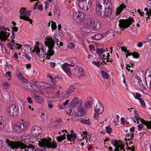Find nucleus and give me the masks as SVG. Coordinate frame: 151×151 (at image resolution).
Instances as JSON below:
<instances>
[{"mask_svg": "<svg viewBox=\"0 0 151 151\" xmlns=\"http://www.w3.org/2000/svg\"><path fill=\"white\" fill-rule=\"evenodd\" d=\"M96 13L102 17H108L112 13L111 1L108 0H98L96 3Z\"/></svg>", "mask_w": 151, "mask_h": 151, "instance_id": "1", "label": "nucleus"}, {"mask_svg": "<svg viewBox=\"0 0 151 151\" xmlns=\"http://www.w3.org/2000/svg\"><path fill=\"white\" fill-rule=\"evenodd\" d=\"M6 143L12 149H17L20 148V149H24L25 151H29L28 149L29 148L33 149L34 147L32 145H29L28 146L25 145L22 142L19 141H15V142L9 141L8 139L6 140Z\"/></svg>", "mask_w": 151, "mask_h": 151, "instance_id": "2", "label": "nucleus"}, {"mask_svg": "<svg viewBox=\"0 0 151 151\" xmlns=\"http://www.w3.org/2000/svg\"><path fill=\"white\" fill-rule=\"evenodd\" d=\"M54 37L55 40V41L54 39L50 36H47L45 38V44L48 48V52H51V55L54 54V51L53 50V49L55 45V42L58 45L59 42V40L57 38L54 36Z\"/></svg>", "mask_w": 151, "mask_h": 151, "instance_id": "3", "label": "nucleus"}, {"mask_svg": "<svg viewBox=\"0 0 151 151\" xmlns=\"http://www.w3.org/2000/svg\"><path fill=\"white\" fill-rule=\"evenodd\" d=\"M38 145L41 147H46L48 148L55 149L57 146L56 143L55 142H51L49 140L45 139H42L40 141H38Z\"/></svg>", "mask_w": 151, "mask_h": 151, "instance_id": "4", "label": "nucleus"}, {"mask_svg": "<svg viewBox=\"0 0 151 151\" xmlns=\"http://www.w3.org/2000/svg\"><path fill=\"white\" fill-rule=\"evenodd\" d=\"M100 22L94 19H88L86 20L84 25L92 29L98 30L101 27Z\"/></svg>", "mask_w": 151, "mask_h": 151, "instance_id": "5", "label": "nucleus"}, {"mask_svg": "<svg viewBox=\"0 0 151 151\" xmlns=\"http://www.w3.org/2000/svg\"><path fill=\"white\" fill-rule=\"evenodd\" d=\"M10 30L9 28H6L3 26H0V39L1 41H5L10 35Z\"/></svg>", "mask_w": 151, "mask_h": 151, "instance_id": "6", "label": "nucleus"}, {"mask_svg": "<svg viewBox=\"0 0 151 151\" xmlns=\"http://www.w3.org/2000/svg\"><path fill=\"white\" fill-rule=\"evenodd\" d=\"M26 8H22L20 9L19 12H21L20 18L24 20L28 21L31 24H32L33 21L29 17L30 16L31 12L30 11H25Z\"/></svg>", "mask_w": 151, "mask_h": 151, "instance_id": "7", "label": "nucleus"}, {"mask_svg": "<svg viewBox=\"0 0 151 151\" xmlns=\"http://www.w3.org/2000/svg\"><path fill=\"white\" fill-rule=\"evenodd\" d=\"M111 143L115 147L114 151H125L126 150L124 149V145L122 144L121 141L115 140L111 141ZM112 148L110 147L109 149L110 151H113L112 150Z\"/></svg>", "mask_w": 151, "mask_h": 151, "instance_id": "8", "label": "nucleus"}, {"mask_svg": "<svg viewBox=\"0 0 151 151\" xmlns=\"http://www.w3.org/2000/svg\"><path fill=\"white\" fill-rule=\"evenodd\" d=\"M29 126V123L27 122L22 123H18L14 126V128L17 132H22L27 129Z\"/></svg>", "mask_w": 151, "mask_h": 151, "instance_id": "9", "label": "nucleus"}, {"mask_svg": "<svg viewBox=\"0 0 151 151\" xmlns=\"http://www.w3.org/2000/svg\"><path fill=\"white\" fill-rule=\"evenodd\" d=\"M133 21V18L127 19H121L119 21V27L121 29L127 28L130 26Z\"/></svg>", "mask_w": 151, "mask_h": 151, "instance_id": "10", "label": "nucleus"}, {"mask_svg": "<svg viewBox=\"0 0 151 151\" xmlns=\"http://www.w3.org/2000/svg\"><path fill=\"white\" fill-rule=\"evenodd\" d=\"M7 112L10 116H16L18 114L19 109L16 105L12 104L9 106L7 109Z\"/></svg>", "mask_w": 151, "mask_h": 151, "instance_id": "11", "label": "nucleus"}, {"mask_svg": "<svg viewBox=\"0 0 151 151\" xmlns=\"http://www.w3.org/2000/svg\"><path fill=\"white\" fill-rule=\"evenodd\" d=\"M92 4L91 0H86L84 1L78 2L79 8L84 11H87L91 9Z\"/></svg>", "mask_w": 151, "mask_h": 151, "instance_id": "12", "label": "nucleus"}, {"mask_svg": "<svg viewBox=\"0 0 151 151\" xmlns=\"http://www.w3.org/2000/svg\"><path fill=\"white\" fill-rule=\"evenodd\" d=\"M73 75L80 78H83L85 77V73L82 68L77 67L74 68L72 70Z\"/></svg>", "mask_w": 151, "mask_h": 151, "instance_id": "13", "label": "nucleus"}, {"mask_svg": "<svg viewBox=\"0 0 151 151\" xmlns=\"http://www.w3.org/2000/svg\"><path fill=\"white\" fill-rule=\"evenodd\" d=\"M85 14L79 11H76L73 13V18L78 23L81 22L85 19Z\"/></svg>", "mask_w": 151, "mask_h": 151, "instance_id": "14", "label": "nucleus"}, {"mask_svg": "<svg viewBox=\"0 0 151 151\" xmlns=\"http://www.w3.org/2000/svg\"><path fill=\"white\" fill-rule=\"evenodd\" d=\"M42 132L41 128L37 125H33L31 129V133L32 135L35 137L38 136Z\"/></svg>", "mask_w": 151, "mask_h": 151, "instance_id": "15", "label": "nucleus"}, {"mask_svg": "<svg viewBox=\"0 0 151 151\" xmlns=\"http://www.w3.org/2000/svg\"><path fill=\"white\" fill-rule=\"evenodd\" d=\"M78 111L75 114L76 116H82L86 115L87 113V109L83 108L82 106L80 105L77 107Z\"/></svg>", "mask_w": 151, "mask_h": 151, "instance_id": "16", "label": "nucleus"}, {"mask_svg": "<svg viewBox=\"0 0 151 151\" xmlns=\"http://www.w3.org/2000/svg\"><path fill=\"white\" fill-rule=\"evenodd\" d=\"M74 65V63H72L71 64L68 63H64L62 65V68L65 70L67 74L68 75V74H71L70 69L68 67L69 66L73 67Z\"/></svg>", "mask_w": 151, "mask_h": 151, "instance_id": "17", "label": "nucleus"}, {"mask_svg": "<svg viewBox=\"0 0 151 151\" xmlns=\"http://www.w3.org/2000/svg\"><path fill=\"white\" fill-rule=\"evenodd\" d=\"M104 111V108L100 102H99L97 104L94 110L96 113L101 114Z\"/></svg>", "mask_w": 151, "mask_h": 151, "instance_id": "18", "label": "nucleus"}, {"mask_svg": "<svg viewBox=\"0 0 151 151\" xmlns=\"http://www.w3.org/2000/svg\"><path fill=\"white\" fill-rule=\"evenodd\" d=\"M21 86L27 89L31 88V84L27 80L25 79L22 82Z\"/></svg>", "mask_w": 151, "mask_h": 151, "instance_id": "19", "label": "nucleus"}, {"mask_svg": "<svg viewBox=\"0 0 151 151\" xmlns=\"http://www.w3.org/2000/svg\"><path fill=\"white\" fill-rule=\"evenodd\" d=\"M126 6L122 3L119 6L117 7L116 9V15H118L120 14L123 11V9H125Z\"/></svg>", "mask_w": 151, "mask_h": 151, "instance_id": "20", "label": "nucleus"}, {"mask_svg": "<svg viewBox=\"0 0 151 151\" xmlns=\"http://www.w3.org/2000/svg\"><path fill=\"white\" fill-rule=\"evenodd\" d=\"M140 122L144 125L147 126V128L151 129V121H148L147 120L145 121V120L140 118Z\"/></svg>", "mask_w": 151, "mask_h": 151, "instance_id": "21", "label": "nucleus"}, {"mask_svg": "<svg viewBox=\"0 0 151 151\" xmlns=\"http://www.w3.org/2000/svg\"><path fill=\"white\" fill-rule=\"evenodd\" d=\"M22 137H24V143H24L22 142L23 144L25 145H27V146H28L29 145H32V144H30V143H31V142L30 141L29 139L30 138V136H25L24 135H23L22 136Z\"/></svg>", "mask_w": 151, "mask_h": 151, "instance_id": "22", "label": "nucleus"}, {"mask_svg": "<svg viewBox=\"0 0 151 151\" xmlns=\"http://www.w3.org/2000/svg\"><path fill=\"white\" fill-rule=\"evenodd\" d=\"M35 101L37 103L42 104L44 102L43 99L40 96L35 94L34 97Z\"/></svg>", "mask_w": 151, "mask_h": 151, "instance_id": "23", "label": "nucleus"}, {"mask_svg": "<svg viewBox=\"0 0 151 151\" xmlns=\"http://www.w3.org/2000/svg\"><path fill=\"white\" fill-rule=\"evenodd\" d=\"M66 136L67 140L70 142L72 141L73 140L76 139L77 138V136L75 133H73V135L68 133Z\"/></svg>", "mask_w": 151, "mask_h": 151, "instance_id": "24", "label": "nucleus"}, {"mask_svg": "<svg viewBox=\"0 0 151 151\" xmlns=\"http://www.w3.org/2000/svg\"><path fill=\"white\" fill-rule=\"evenodd\" d=\"M78 98L74 97L71 101L70 104L72 107L74 108L76 107L78 102Z\"/></svg>", "mask_w": 151, "mask_h": 151, "instance_id": "25", "label": "nucleus"}, {"mask_svg": "<svg viewBox=\"0 0 151 151\" xmlns=\"http://www.w3.org/2000/svg\"><path fill=\"white\" fill-rule=\"evenodd\" d=\"M145 76L147 77V78L145 77V83L147 86V81L149 82V78H151V69L150 70H147L145 73Z\"/></svg>", "mask_w": 151, "mask_h": 151, "instance_id": "26", "label": "nucleus"}, {"mask_svg": "<svg viewBox=\"0 0 151 151\" xmlns=\"http://www.w3.org/2000/svg\"><path fill=\"white\" fill-rule=\"evenodd\" d=\"M93 104V102L91 101H85L84 103V108L87 109L90 108Z\"/></svg>", "mask_w": 151, "mask_h": 151, "instance_id": "27", "label": "nucleus"}, {"mask_svg": "<svg viewBox=\"0 0 151 151\" xmlns=\"http://www.w3.org/2000/svg\"><path fill=\"white\" fill-rule=\"evenodd\" d=\"M92 38L95 40H99L103 37L102 35L100 33H98L95 34L94 36H92Z\"/></svg>", "mask_w": 151, "mask_h": 151, "instance_id": "28", "label": "nucleus"}, {"mask_svg": "<svg viewBox=\"0 0 151 151\" xmlns=\"http://www.w3.org/2000/svg\"><path fill=\"white\" fill-rule=\"evenodd\" d=\"M75 87L73 85H72L70 86L66 90V91L70 93V94L73 92L75 90Z\"/></svg>", "mask_w": 151, "mask_h": 151, "instance_id": "29", "label": "nucleus"}, {"mask_svg": "<svg viewBox=\"0 0 151 151\" xmlns=\"http://www.w3.org/2000/svg\"><path fill=\"white\" fill-rule=\"evenodd\" d=\"M88 27H87L86 26L84 25V23L83 24V26L82 27H81V30L84 32L85 33H89L90 32V29L88 28Z\"/></svg>", "mask_w": 151, "mask_h": 151, "instance_id": "30", "label": "nucleus"}, {"mask_svg": "<svg viewBox=\"0 0 151 151\" xmlns=\"http://www.w3.org/2000/svg\"><path fill=\"white\" fill-rule=\"evenodd\" d=\"M66 138L65 134L63 135H60L57 137V140L58 142H61L63 140H65Z\"/></svg>", "mask_w": 151, "mask_h": 151, "instance_id": "31", "label": "nucleus"}, {"mask_svg": "<svg viewBox=\"0 0 151 151\" xmlns=\"http://www.w3.org/2000/svg\"><path fill=\"white\" fill-rule=\"evenodd\" d=\"M16 75L18 77L19 80L23 81L25 79H26L22 75V73L20 72H18L16 73Z\"/></svg>", "mask_w": 151, "mask_h": 151, "instance_id": "32", "label": "nucleus"}, {"mask_svg": "<svg viewBox=\"0 0 151 151\" xmlns=\"http://www.w3.org/2000/svg\"><path fill=\"white\" fill-rule=\"evenodd\" d=\"M148 10V8L147 7L145 8L144 9V10L147 12L146 14L148 16L146 18V21L147 20V18L150 19V16H151V9H150L149 10Z\"/></svg>", "mask_w": 151, "mask_h": 151, "instance_id": "33", "label": "nucleus"}, {"mask_svg": "<svg viewBox=\"0 0 151 151\" xmlns=\"http://www.w3.org/2000/svg\"><path fill=\"white\" fill-rule=\"evenodd\" d=\"M101 74L103 78L108 79L109 77V75L108 73L104 71H101Z\"/></svg>", "mask_w": 151, "mask_h": 151, "instance_id": "34", "label": "nucleus"}, {"mask_svg": "<svg viewBox=\"0 0 151 151\" xmlns=\"http://www.w3.org/2000/svg\"><path fill=\"white\" fill-rule=\"evenodd\" d=\"M38 85L42 89H46V88L47 83L42 82H40L39 83Z\"/></svg>", "mask_w": 151, "mask_h": 151, "instance_id": "35", "label": "nucleus"}, {"mask_svg": "<svg viewBox=\"0 0 151 151\" xmlns=\"http://www.w3.org/2000/svg\"><path fill=\"white\" fill-rule=\"evenodd\" d=\"M80 122L83 124L89 125L91 123L90 120L89 119L87 120L83 119L80 121Z\"/></svg>", "mask_w": 151, "mask_h": 151, "instance_id": "36", "label": "nucleus"}, {"mask_svg": "<svg viewBox=\"0 0 151 151\" xmlns=\"http://www.w3.org/2000/svg\"><path fill=\"white\" fill-rule=\"evenodd\" d=\"M70 94L66 90L65 91L63 92L62 93V96L63 99H65L68 97Z\"/></svg>", "mask_w": 151, "mask_h": 151, "instance_id": "37", "label": "nucleus"}, {"mask_svg": "<svg viewBox=\"0 0 151 151\" xmlns=\"http://www.w3.org/2000/svg\"><path fill=\"white\" fill-rule=\"evenodd\" d=\"M4 120L2 117L0 116V130L4 128Z\"/></svg>", "mask_w": 151, "mask_h": 151, "instance_id": "38", "label": "nucleus"}, {"mask_svg": "<svg viewBox=\"0 0 151 151\" xmlns=\"http://www.w3.org/2000/svg\"><path fill=\"white\" fill-rule=\"evenodd\" d=\"M105 52V50L103 49H97L96 50V52L100 55V57L103 53Z\"/></svg>", "mask_w": 151, "mask_h": 151, "instance_id": "39", "label": "nucleus"}, {"mask_svg": "<svg viewBox=\"0 0 151 151\" xmlns=\"http://www.w3.org/2000/svg\"><path fill=\"white\" fill-rule=\"evenodd\" d=\"M81 136L82 137H87L88 136V138L90 139L91 137V135L90 134H88L87 132L86 131H83V134H81Z\"/></svg>", "mask_w": 151, "mask_h": 151, "instance_id": "40", "label": "nucleus"}, {"mask_svg": "<svg viewBox=\"0 0 151 151\" xmlns=\"http://www.w3.org/2000/svg\"><path fill=\"white\" fill-rule=\"evenodd\" d=\"M133 63H130V65L127 64L126 66V69L128 70V71H130L131 73H132L133 72V70H131L130 69V68H133L134 67V65H133Z\"/></svg>", "mask_w": 151, "mask_h": 151, "instance_id": "41", "label": "nucleus"}, {"mask_svg": "<svg viewBox=\"0 0 151 151\" xmlns=\"http://www.w3.org/2000/svg\"><path fill=\"white\" fill-rule=\"evenodd\" d=\"M50 88L51 89L54 90L57 89V87L56 86L47 84L46 88Z\"/></svg>", "mask_w": 151, "mask_h": 151, "instance_id": "42", "label": "nucleus"}, {"mask_svg": "<svg viewBox=\"0 0 151 151\" xmlns=\"http://www.w3.org/2000/svg\"><path fill=\"white\" fill-rule=\"evenodd\" d=\"M133 94L135 98L138 100L140 99V97L142 96V95L138 92L136 93V94L134 93H133Z\"/></svg>", "mask_w": 151, "mask_h": 151, "instance_id": "43", "label": "nucleus"}, {"mask_svg": "<svg viewBox=\"0 0 151 151\" xmlns=\"http://www.w3.org/2000/svg\"><path fill=\"white\" fill-rule=\"evenodd\" d=\"M47 104L49 108L51 109L53 108L54 105L52 104V101L48 100L47 101Z\"/></svg>", "mask_w": 151, "mask_h": 151, "instance_id": "44", "label": "nucleus"}, {"mask_svg": "<svg viewBox=\"0 0 151 151\" xmlns=\"http://www.w3.org/2000/svg\"><path fill=\"white\" fill-rule=\"evenodd\" d=\"M74 110L72 109H68V110L66 111V113L69 115H72L74 114Z\"/></svg>", "mask_w": 151, "mask_h": 151, "instance_id": "45", "label": "nucleus"}, {"mask_svg": "<svg viewBox=\"0 0 151 151\" xmlns=\"http://www.w3.org/2000/svg\"><path fill=\"white\" fill-rule=\"evenodd\" d=\"M57 81H58V78L57 77H55L53 79L51 80L52 83L55 86L56 85V82Z\"/></svg>", "mask_w": 151, "mask_h": 151, "instance_id": "46", "label": "nucleus"}, {"mask_svg": "<svg viewBox=\"0 0 151 151\" xmlns=\"http://www.w3.org/2000/svg\"><path fill=\"white\" fill-rule=\"evenodd\" d=\"M40 50L38 47H35L32 51V52H36L37 54L39 55L40 53Z\"/></svg>", "mask_w": 151, "mask_h": 151, "instance_id": "47", "label": "nucleus"}, {"mask_svg": "<svg viewBox=\"0 0 151 151\" xmlns=\"http://www.w3.org/2000/svg\"><path fill=\"white\" fill-rule=\"evenodd\" d=\"M3 88L6 89L9 88L10 87V85L6 82H4L3 83Z\"/></svg>", "mask_w": 151, "mask_h": 151, "instance_id": "48", "label": "nucleus"}, {"mask_svg": "<svg viewBox=\"0 0 151 151\" xmlns=\"http://www.w3.org/2000/svg\"><path fill=\"white\" fill-rule=\"evenodd\" d=\"M106 132L108 134L110 133L112 131V129L110 126H108L106 127Z\"/></svg>", "mask_w": 151, "mask_h": 151, "instance_id": "49", "label": "nucleus"}, {"mask_svg": "<svg viewBox=\"0 0 151 151\" xmlns=\"http://www.w3.org/2000/svg\"><path fill=\"white\" fill-rule=\"evenodd\" d=\"M41 117L44 121L46 120L47 119V116L43 112L41 113Z\"/></svg>", "mask_w": 151, "mask_h": 151, "instance_id": "50", "label": "nucleus"}, {"mask_svg": "<svg viewBox=\"0 0 151 151\" xmlns=\"http://www.w3.org/2000/svg\"><path fill=\"white\" fill-rule=\"evenodd\" d=\"M132 55L134 58H137L139 57V55L137 52H134L132 53Z\"/></svg>", "mask_w": 151, "mask_h": 151, "instance_id": "51", "label": "nucleus"}, {"mask_svg": "<svg viewBox=\"0 0 151 151\" xmlns=\"http://www.w3.org/2000/svg\"><path fill=\"white\" fill-rule=\"evenodd\" d=\"M138 100L139 102H140L142 106L143 107H145L146 105L144 100L142 98L139 99Z\"/></svg>", "mask_w": 151, "mask_h": 151, "instance_id": "52", "label": "nucleus"}, {"mask_svg": "<svg viewBox=\"0 0 151 151\" xmlns=\"http://www.w3.org/2000/svg\"><path fill=\"white\" fill-rule=\"evenodd\" d=\"M101 57V58L103 60V62L105 64H107L105 62V61H104V60H105L106 59H107L108 58V57L105 55L104 54H103V55L102 54V55H101V57Z\"/></svg>", "mask_w": 151, "mask_h": 151, "instance_id": "53", "label": "nucleus"}, {"mask_svg": "<svg viewBox=\"0 0 151 151\" xmlns=\"http://www.w3.org/2000/svg\"><path fill=\"white\" fill-rule=\"evenodd\" d=\"M100 61L97 62L96 61H93L92 62V63L96 66L98 67H100L101 66V64L100 63Z\"/></svg>", "mask_w": 151, "mask_h": 151, "instance_id": "54", "label": "nucleus"}, {"mask_svg": "<svg viewBox=\"0 0 151 151\" xmlns=\"http://www.w3.org/2000/svg\"><path fill=\"white\" fill-rule=\"evenodd\" d=\"M52 22L51 25V27H52V29L53 30H55L57 28V26H56V24L55 22Z\"/></svg>", "mask_w": 151, "mask_h": 151, "instance_id": "55", "label": "nucleus"}, {"mask_svg": "<svg viewBox=\"0 0 151 151\" xmlns=\"http://www.w3.org/2000/svg\"><path fill=\"white\" fill-rule=\"evenodd\" d=\"M68 46L70 49H73L74 48L75 45L72 43H70L68 44Z\"/></svg>", "mask_w": 151, "mask_h": 151, "instance_id": "56", "label": "nucleus"}, {"mask_svg": "<svg viewBox=\"0 0 151 151\" xmlns=\"http://www.w3.org/2000/svg\"><path fill=\"white\" fill-rule=\"evenodd\" d=\"M51 52H48V50L47 51V53H46V56L45 58H46L47 59H49L50 58V57H51L52 55H51Z\"/></svg>", "mask_w": 151, "mask_h": 151, "instance_id": "57", "label": "nucleus"}, {"mask_svg": "<svg viewBox=\"0 0 151 151\" xmlns=\"http://www.w3.org/2000/svg\"><path fill=\"white\" fill-rule=\"evenodd\" d=\"M55 15L57 17L59 18L60 15V14L58 11H56L54 13Z\"/></svg>", "mask_w": 151, "mask_h": 151, "instance_id": "58", "label": "nucleus"}, {"mask_svg": "<svg viewBox=\"0 0 151 151\" xmlns=\"http://www.w3.org/2000/svg\"><path fill=\"white\" fill-rule=\"evenodd\" d=\"M27 101L29 103L32 104L33 102L32 98L31 97H27Z\"/></svg>", "mask_w": 151, "mask_h": 151, "instance_id": "59", "label": "nucleus"}, {"mask_svg": "<svg viewBox=\"0 0 151 151\" xmlns=\"http://www.w3.org/2000/svg\"><path fill=\"white\" fill-rule=\"evenodd\" d=\"M143 125L144 124L142 123V124H140L138 125V130H141V129L143 128Z\"/></svg>", "mask_w": 151, "mask_h": 151, "instance_id": "60", "label": "nucleus"}, {"mask_svg": "<svg viewBox=\"0 0 151 151\" xmlns=\"http://www.w3.org/2000/svg\"><path fill=\"white\" fill-rule=\"evenodd\" d=\"M139 116V115L138 113H137L135 114V116H134V118L136 119L137 121H139V120H140L139 119L140 118H139L138 117Z\"/></svg>", "mask_w": 151, "mask_h": 151, "instance_id": "61", "label": "nucleus"}, {"mask_svg": "<svg viewBox=\"0 0 151 151\" xmlns=\"http://www.w3.org/2000/svg\"><path fill=\"white\" fill-rule=\"evenodd\" d=\"M50 67L53 68H54L55 66V63L54 62H50Z\"/></svg>", "mask_w": 151, "mask_h": 151, "instance_id": "62", "label": "nucleus"}, {"mask_svg": "<svg viewBox=\"0 0 151 151\" xmlns=\"http://www.w3.org/2000/svg\"><path fill=\"white\" fill-rule=\"evenodd\" d=\"M121 50L122 51H124L125 52H127V47H121Z\"/></svg>", "mask_w": 151, "mask_h": 151, "instance_id": "63", "label": "nucleus"}, {"mask_svg": "<svg viewBox=\"0 0 151 151\" xmlns=\"http://www.w3.org/2000/svg\"><path fill=\"white\" fill-rule=\"evenodd\" d=\"M99 114H98V113H96L94 114V118L96 120L98 119L99 118Z\"/></svg>", "mask_w": 151, "mask_h": 151, "instance_id": "64", "label": "nucleus"}]
</instances>
